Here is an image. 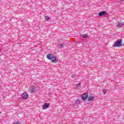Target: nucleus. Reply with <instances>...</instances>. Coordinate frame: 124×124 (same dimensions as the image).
<instances>
[{
  "label": "nucleus",
  "mask_w": 124,
  "mask_h": 124,
  "mask_svg": "<svg viewBox=\"0 0 124 124\" xmlns=\"http://www.w3.org/2000/svg\"><path fill=\"white\" fill-rule=\"evenodd\" d=\"M46 58L48 59V60H51L52 62H58V59H57V57L55 56V55L50 53L47 55H46Z\"/></svg>",
  "instance_id": "f257e3e1"
},
{
  "label": "nucleus",
  "mask_w": 124,
  "mask_h": 124,
  "mask_svg": "<svg viewBox=\"0 0 124 124\" xmlns=\"http://www.w3.org/2000/svg\"><path fill=\"white\" fill-rule=\"evenodd\" d=\"M122 42H123L122 39H118L117 41H115L114 44L112 45V47L116 48V47H121L122 46Z\"/></svg>",
  "instance_id": "f03ea898"
},
{
  "label": "nucleus",
  "mask_w": 124,
  "mask_h": 124,
  "mask_svg": "<svg viewBox=\"0 0 124 124\" xmlns=\"http://www.w3.org/2000/svg\"><path fill=\"white\" fill-rule=\"evenodd\" d=\"M22 97L23 99H28L29 98V94L27 92H24L22 94Z\"/></svg>",
  "instance_id": "7ed1b4c3"
},
{
  "label": "nucleus",
  "mask_w": 124,
  "mask_h": 124,
  "mask_svg": "<svg viewBox=\"0 0 124 124\" xmlns=\"http://www.w3.org/2000/svg\"><path fill=\"white\" fill-rule=\"evenodd\" d=\"M50 106V104H48L47 103H45L43 106H42V108L44 110H46Z\"/></svg>",
  "instance_id": "20e7f679"
},
{
  "label": "nucleus",
  "mask_w": 124,
  "mask_h": 124,
  "mask_svg": "<svg viewBox=\"0 0 124 124\" xmlns=\"http://www.w3.org/2000/svg\"><path fill=\"white\" fill-rule=\"evenodd\" d=\"M36 92V88L34 86H32L30 88V92L31 93H35Z\"/></svg>",
  "instance_id": "39448f33"
},
{
  "label": "nucleus",
  "mask_w": 124,
  "mask_h": 124,
  "mask_svg": "<svg viewBox=\"0 0 124 124\" xmlns=\"http://www.w3.org/2000/svg\"><path fill=\"white\" fill-rule=\"evenodd\" d=\"M124 22H119L117 24V27L118 28H119V29H121V28H123V27H124Z\"/></svg>",
  "instance_id": "423d86ee"
},
{
  "label": "nucleus",
  "mask_w": 124,
  "mask_h": 124,
  "mask_svg": "<svg viewBox=\"0 0 124 124\" xmlns=\"http://www.w3.org/2000/svg\"><path fill=\"white\" fill-rule=\"evenodd\" d=\"M83 100H86L88 98V93H85L82 96Z\"/></svg>",
  "instance_id": "0eeeda50"
},
{
  "label": "nucleus",
  "mask_w": 124,
  "mask_h": 124,
  "mask_svg": "<svg viewBox=\"0 0 124 124\" xmlns=\"http://www.w3.org/2000/svg\"><path fill=\"white\" fill-rule=\"evenodd\" d=\"M105 14H106V12L102 11L99 13V16L101 17V16H103V15H105Z\"/></svg>",
  "instance_id": "6e6552de"
},
{
  "label": "nucleus",
  "mask_w": 124,
  "mask_h": 124,
  "mask_svg": "<svg viewBox=\"0 0 124 124\" xmlns=\"http://www.w3.org/2000/svg\"><path fill=\"white\" fill-rule=\"evenodd\" d=\"M93 99H94V96H90L88 98V101H92V100H93Z\"/></svg>",
  "instance_id": "1a4fd4ad"
},
{
  "label": "nucleus",
  "mask_w": 124,
  "mask_h": 124,
  "mask_svg": "<svg viewBox=\"0 0 124 124\" xmlns=\"http://www.w3.org/2000/svg\"><path fill=\"white\" fill-rule=\"evenodd\" d=\"M80 86H81V83H79L78 84L76 85V87L78 89V90H80L81 89V87H80Z\"/></svg>",
  "instance_id": "9d476101"
},
{
  "label": "nucleus",
  "mask_w": 124,
  "mask_h": 124,
  "mask_svg": "<svg viewBox=\"0 0 124 124\" xmlns=\"http://www.w3.org/2000/svg\"><path fill=\"white\" fill-rule=\"evenodd\" d=\"M81 37H83V38H87L88 37V34H84L81 35Z\"/></svg>",
  "instance_id": "9b49d317"
},
{
  "label": "nucleus",
  "mask_w": 124,
  "mask_h": 124,
  "mask_svg": "<svg viewBox=\"0 0 124 124\" xmlns=\"http://www.w3.org/2000/svg\"><path fill=\"white\" fill-rule=\"evenodd\" d=\"M76 104H80V100L78 99L75 102Z\"/></svg>",
  "instance_id": "f8f14e48"
},
{
  "label": "nucleus",
  "mask_w": 124,
  "mask_h": 124,
  "mask_svg": "<svg viewBox=\"0 0 124 124\" xmlns=\"http://www.w3.org/2000/svg\"><path fill=\"white\" fill-rule=\"evenodd\" d=\"M103 92L104 94H106V93H107V90H105V89H104V90H103Z\"/></svg>",
  "instance_id": "ddd939ff"
},
{
  "label": "nucleus",
  "mask_w": 124,
  "mask_h": 124,
  "mask_svg": "<svg viewBox=\"0 0 124 124\" xmlns=\"http://www.w3.org/2000/svg\"><path fill=\"white\" fill-rule=\"evenodd\" d=\"M46 20H49L50 18L48 16H45Z\"/></svg>",
  "instance_id": "4468645a"
},
{
  "label": "nucleus",
  "mask_w": 124,
  "mask_h": 124,
  "mask_svg": "<svg viewBox=\"0 0 124 124\" xmlns=\"http://www.w3.org/2000/svg\"><path fill=\"white\" fill-rule=\"evenodd\" d=\"M76 77V75L74 74L72 76V78H75Z\"/></svg>",
  "instance_id": "2eb2a0df"
},
{
  "label": "nucleus",
  "mask_w": 124,
  "mask_h": 124,
  "mask_svg": "<svg viewBox=\"0 0 124 124\" xmlns=\"http://www.w3.org/2000/svg\"><path fill=\"white\" fill-rule=\"evenodd\" d=\"M62 47H63V45H62V44H61L60 47L62 48Z\"/></svg>",
  "instance_id": "dca6fc26"
},
{
  "label": "nucleus",
  "mask_w": 124,
  "mask_h": 124,
  "mask_svg": "<svg viewBox=\"0 0 124 124\" xmlns=\"http://www.w3.org/2000/svg\"><path fill=\"white\" fill-rule=\"evenodd\" d=\"M122 0V1H123V0Z\"/></svg>",
  "instance_id": "f3484780"
}]
</instances>
